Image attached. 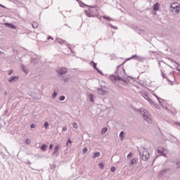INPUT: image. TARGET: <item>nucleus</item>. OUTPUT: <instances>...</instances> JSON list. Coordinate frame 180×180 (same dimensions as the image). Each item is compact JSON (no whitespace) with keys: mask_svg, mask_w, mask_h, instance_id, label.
<instances>
[{"mask_svg":"<svg viewBox=\"0 0 180 180\" xmlns=\"http://www.w3.org/2000/svg\"><path fill=\"white\" fill-rule=\"evenodd\" d=\"M120 66H117V70H115V75H111L110 76V81L111 82H118V84H122V85H126L127 84V81L120 77V74H122V70L119 69Z\"/></svg>","mask_w":180,"mask_h":180,"instance_id":"nucleus-1","label":"nucleus"},{"mask_svg":"<svg viewBox=\"0 0 180 180\" xmlns=\"http://www.w3.org/2000/svg\"><path fill=\"white\" fill-rule=\"evenodd\" d=\"M139 112H140L141 115H142L145 122L146 123H148V124H150V123H153V117H151V114H150V112L146 109L142 110H138Z\"/></svg>","mask_w":180,"mask_h":180,"instance_id":"nucleus-2","label":"nucleus"},{"mask_svg":"<svg viewBox=\"0 0 180 180\" xmlns=\"http://www.w3.org/2000/svg\"><path fill=\"white\" fill-rule=\"evenodd\" d=\"M96 11H98L96 9V6H89V11H85V13L86 15V16H88L89 18H94V15L91 13V12H96Z\"/></svg>","mask_w":180,"mask_h":180,"instance_id":"nucleus-3","label":"nucleus"},{"mask_svg":"<svg viewBox=\"0 0 180 180\" xmlns=\"http://www.w3.org/2000/svg\"><path fill=\"white\" fill-rule=\"evenodd\" d=\"M56 72L59 74V75H64V74H67V72H68V70L66 68H60L56 70Z\"/></svg>","mask_w":180,"mask_h":180,"instance_id":"nucleus-4","label":"nucleus"},{"mask_svg":"<svg viewBox=\"0 0 180 180\" xmlns=\"http://www.w3.org/2000/svg\"><path fill=\"white\" fill-rule=\"evenodd\" d=\"M142 96L145 99H146V101H148L150 105H154V101H153V100H151V98H150V97L148 96V94H147V93L142 92Z\"/></svg>","mask_w":180,"mask_h":180,"instance_id":"nucleus-5","label":"nucleus"},{"mask_svg":"<svg viewBox=\"0 0 180 180\" xmlns=\"http://www.w3.org/2000/svg\"><path fill=\"white\" fill-rule=\"evenodd\" d=\"M170 171H171L170 168H167L163 170H161L158 174L159 177L161 178V176H164V175H165L166 174H168V172H170Z\"/></svg>","mask_w":180,"mask_h":180,"instance_id":"nucleus-6","label":"nucleus"},{"mask_svg":"<svg viewBox=\"0 0 180 180\" xmlns=\"http://www.w3.org/2000/svg\"><path fill=\"white\" fill-rule=\"evenodd\" d=\"M19 79V77L18 76H11L10 77V78L8 79V82H10V84H12V82H16V81H18Z\"/></svg>","mask_w":180,"mask_h":180,"instance_id":"nucleus-7","label":"nucleus"},{"mask_svg":"<svg viewBox=\"0 0 180 180\" xmlns=\"http://www.w3.org/2000/svg\"><path fill=\"white\" fill-rule=\"evenodd\" d=\"M170 8H172V9H174V12H179V11H180L179 6H178L176 3L172 4L170 6Z\"/></svg>","mask_w":180,"mask_h":180,"instance_id":"nucleus-8","label":"nucleus"},{"mask_svg":"<svg viewBox=\"0 0 180 180\" xmlns=\"http://www.w3.org/2000/svg\"><path fill=\"white\" fill-rule=\"evenodd\" d=\"M90 65H92V67L94 68V70L98 71L99 72V74H101V75H103V73L102 72V71L99 70V69L96 67V63L95 62L91 61Z\"/></svg>","mask_w":180,"mask_h":180,"instance_id":"nucleus-9","label":"nucleus"},{"mask_svg":"<svg viewBox=\"0 0 180 180\" xmlns=\"http://www.w3.org/2000/svg\"><path fill=\"white\" fill-rule=\"evenodd\" d=\"M164 148H158V153L160 154V155H162L163 157H167V154L164 153Z\"/></svg>","mask_w":180,"mask_h":180,"instance_id":"nucleus-10","label":"nucleus"},{"mask_svg":"<svg viewBox=\"0 0 180 180\" xmlns=\"http://www.w3.org/2000/svg\"><path fill=\"white\" fill-rule=\"evenodd\" d=\"M159 10H160V3L157 2L153 5V11H154V12H157Z\"/></svg>","mask_w":180,"mask_h":180,"instance_id":"nucleus-11","label":"nucleus"},{"mask_svg":"<svg viewBox=\"0 0 180 180\" xmlns=\"http://www.w3.org/2000/svg\"><path fill=\"white\" fill-rule=\"evenodd\" d=\"M4 26H7V27H10L11 29H16V26L12 23L4 22Z\"/></svg>","mask_w":180,"mask_h":180,"instance_id":"nucleus-12","label":"nucleus"},{"mask_svg":"<svg viewBox=\"0 0 180 180\" xmlns=\"http://www.w3.org/2000/svg\"><path fill=\"white\" fill-rule=\"evenodd\" d=\"M56 43H59V44H65V43H67V41H65L64 39L57 38L56 40Z\"/></svg>","mask_w":180,"mask_h":180,"instance_id":"nucleus-13","label":"nucleus"},{"mask_svg":"<svg viewBox=\"0 0 180 180\" xmlns=\"http://www.w3.org/2000/svg\"><path fill=\"white\" fill-rule=\"evenodd\" d=\"M21 70L22 71H23V72H25V74H29V70L24 65H21Z\"/></svg>","mask_w":180,"mask_h":180,"instance_id":"nucleus-14","label":"nucleus"},{"mask_svg":"<svg viewBox=\"0 0 180 180\" xmlns=\"http://www.w3.org/2000/svg\"><path fill=\"white\" fill-rule=\"evenodd\" d=\"M141 155V160H143V161H147L148 158H150V155H146L145 156H142L141 153H140Z\"/></svg>","mask_w":180,"mask_h":180,"instance_id":"nucleus-15","label":"nucleus"},{"mask_svg":"<svg viewBox=\"0 0 180 180\" xmlns=\"http://www.w3.org/2000/svg\"><path fill=\"white\" fill-rule=\"evenodd\" d=\"M93 155V158L95 160V158H98V157L101 156V153L99 152H94Z\"/></svg>","mask_w":180,"mask_h":180,"instance_id":"nucleus-16","label":"nucleus"},{"mask_svg":"<svg viewBox=\"0 0 180 180\" xmlns=\"http://www.w3.org/2000/svg\"><path fill=\"white\" fill-rule=\"evenodd\" d=\"M120 139H121V141H122L123 139H124V131H120Z\"/></svg>","mask_w":180,"mask_h":180,"instance_id":"nucleus-17","label":"nucleus"},{"mask_svg":"<svg viewBox=\"0 0 180 180\" xmlns=\"http://www.w3.org/2000/svg\"><path fill=\"white\" fill-rule=\"evenodd\" d=\"M58 150H60V145H57L56 146H55L53 154H56V153H58Z\"/></svg>","mask_w":180,"mask_h":180,"instance_id":"nucleus-18","label":"nucleus"},{"mask_svg":"<svg viewBox=\"0 0 180 180\" xmlns=\"http://www.w3.org/2000/svg\"><path fill=\"white\" fill-rule=\"evenodd\" d=\"M136 164H137V160H136V158H132L130 162V165L131 166Z\"/></svg>","mask_w":180,"mask_h":180,"instance_id":"nucleus-19","label":"nucleus"},{"mask_svg":"<svg viewBox=\"0 0 180 180\" xmlns=\"http://www.w3.org/2000/svg\"><path fill=\"white\" fill-rule=\"evenodd\" d=\"M134 58H135V60H139V57L137 55H134L131 58H128V60H133Z\"/></svg>","mask_w":180,"mask_h":180,"instance_id":"nucleus-20","label":"nucleus"},{"mask_svg":"<svg viewBox=\"0 0 180 180\" xmlns=\"http://www.w3.org/2000/svg\"><path fill=\"white\" fill-rule=\"evenodd\" d=\"M46 148H47V145L43 143L41 146V150H42V151H46Z\"/></svg>","mask_w":180,"mask_h":180,"instance_id":"nucleus-21","label":"nucleus"},{"mask_svg":"<svg viewBox=\"0 0 180 180\" xmlns=\"http://www.w3.org/2000/svg\"><path fill=\"white\" fill-rule=\"evenodd\" d=\"M89 100H90V102L94 103V94H89Z\"/></svg>","mask_w":180,"mask_h":180,"instance_id":"nucleus-22","label":"nucleus"},{"mask_svg":"<svg viewBox=\"0 0 180 180\" xmlns=\"http://www.w3.org/2000/svg\"><path fill=\"white\" fill-rule=\"evenodd\" d=\"M44 126L46 130H47L49 129V126H50V124H49L48 121H46L45 123L44 124Z\"/></svg>","mask_w":180,"mask_h":180,"instance_id":"nucleus-23","label":"nucleus"},{"mask_svg":"<svg viewBox=\"0 0 180 180\" xmlns=\"http://www.w3.org/2000/svg\"><path fill=\"white\" fill-rule=\"evenodd\" d=\"M108 131V127H103L101 130V134H105Z\"/></svg>","mask_w":180,"mask_h":180,"instance_id":"nucleus-24","label":"nucleus"},{"mask_svg":"<svg viewBox=\"0 0 180 180\" xmlns=\"http://www.w3.org/2000/svg\"><path fill=\"white\" fill-rule=\"evenodd\" d=\"M72 141H71V139L69 138L67 141V147H70V144H72Z\"/></svg>","mask_w":180,"mask_h":180,"instance_id":"nucleus-25","label":"nucleus"},{"mask_svg":"<svg viewBox=\"0 0 180 180\" xmlns=\"http://www.w3.org/2000/svg\"><path fill=\"white\" fill-rule=\"evenodd\" d=\"M31 64H36L37 63V59L36 58H32L30 60Z\"/></svg>","mask_w":180,"mask_h":180,"instance_id":"nucleus-26","label":"nucleus"},{"mask_svg":"<svg viewBox=\"0 0 180 180\" xmlns=\"http://www.w3.org/2000/svg\"><path fill=\"white\" fill-rule=\"evenodd\" d=\"M161 74H162V78H165L167 79V81L168 80V77H167V75H165L162 70H161Z\"/></svg>","mask_w":180,"mask_h":180,"instance_id":"nucleus-27","label":"nucleus"},{"mask_svg":"<svg viewBox=\"0 0 180 180\" xmlns=\"http://www.w3.org/2000/svg\"><path fill=\"white\" fill-rule=\"evenodd\" d=\"M142 156H145V155H150V153H148L147 150H145L143 152Z\"/></svg>","mask_w":180,"mask_h":180,"instance_id":"nucleus-28","label":"nucleus"},{"mask_svg":"<svg viewBox=\"0 0 180 180\" xmlns=\"http://www.w3.org/2000/svg\"><path fill=\"white\" fill-rule=\"evenodd\" d=\"M72 127H73L75 129H78V124H77V122H73V123H72Z\"/></svg>","mask_w":180,"mask_h":180,"instance_id":"nucleus-29","label":"nucleus"},{"mask_svg":"<svg viewBox=\"0 0 180 180\" xmlns=\"http://www.w3.org/2000/svg\"><path fill=\"white\" fill-rule=\"evenodd\" d=\"M103 19H105L107 20H112V18H110L106 15H103Z\"/></svg>","mask_w":180,"mask_h":180,"instance_id":"nucleus-30","label":"nucleus"},{"mask_svg":"<svg viewBox=\"0 0 180 180\" xmlns=\"http://www.w3.org/2000/svg\"><path fill=\"white\" fill-rule=\"evenodd\" d=\"M86 153H88V148L87 147H84L83 149V153L86 154Z\"/></svg>","mask_w":180,"mask_h":180,"instance_id":"nucleus-31","label":"nucleus"},{"mask_svg":"<svg viewBox=\"0 0 180 180\" xmlns=\"http://www.w3.org/2000/svg\"><path fill=\"white\" fill-rule=\"evenodd\" d=\"M131 157H133V153L130 152L127 155L128 160L130 159Z\"/></svg>","mask_w":180,"mask_h":180,"instance_id":"nucleus-32","label":"nucleus"},{"mask_svg":"<svg viewBox=\"0 0 180 180\" xmlns=\"http://www.w3.org/2000/svg\"><path fill=\"white\" fill-rule=\"evenodd\" d=\"M65 99V96H60L59 97V101H64Z\"/></svg>","mask_w":180,"mask_h":180,"instance_id":"nucleus-33","label":"nucleus"},{"mask_svg":"<svg viewBox=\"0 0 180 180\" xmlns=\"http://www.w3.org/2000/svg\"><path fill=\"white\" fill-rule=\"evenodd\" d=\"M37 23H36V22H34L33 24H32V27L34 28V29H37Z\"/></svg>","mask_w":180,"mask_h":180,"instance_id":"nucleus-34","label":"nucleus"},{"mask_svg":"<svg viewBox=\"0 0 180 180\" xmlns=\"http://www.w3.org/2000/svg\"><path fill=\"white\" fill-rule=\"evenodd\" d=\"M57 95H58L57 92L54 91L53 95H52L53 99H54L57 96Z\"/></svg>","mask_w":180,"mask_h":180,"instance_id":"nucleus-35","label":"nucleus"},{"mask_svg":"<svg viewBox=\"0 0 180 180\" xmlns=\"http://www.w3.org/2000/svg\"><path fill=\"white\" fill-rule=\"evenodd\" d=\"M111 172H115L116 171V167H112L110 169Z\"/></svg>","mask_w":180,"mask_h":180,"instance_id":"nucleus-36","label":"nucleus"},{"mask_svg":"<svg viewBox=\"0 0 180 180\" xmlns=\"http://www.w3.org/2000/svg\"><path fill=\"white\" fill-rule=\"evenodd\" d=\"M31 129H36V124H32L30 125Z\"/></svg>","mask_w":180,"mask_h":180,"instance_id":"nucleus-37","label":"nucleus"},{"mask_svg":"<svg viewBox=\"0 0 180 180\" xmlns=\"http://www.w3.org/2000/svg\"><path fill=\"white\" fill-rule=\"evenodd\" d=\"M99 167L102 169L105 167V165L102 162L99 163Z\"/></svg>","mask_w":180,"mask_h":180,"instance_id":"nucleus-38","label":"nucleus"},{"mask_svg":"<svg viewBox=\"0 0 180 180\" xmlns=\"http://www.w3.org/2000/svg\"><path fill=\"white\" fill-rule=\"evenodd\" d=\"M12 74H13V70H10L8 71V75H12Z\"/></svg>","mask_w":180,"mask_h":180,"instance_id":"nucleus-39","label":"nucleus"},{"mask_svg":"<svg viewBox=\"0 0 180 180\" xmlns=\"http://www.w3.org/2000/svg\"><path fill=\"white\" fill-rule=\"evenodd\" d=\"M30 143H32V141H30V139H26V144H30Z\"/></svg>","mask_w":180,"mask_h":180,"instance_id":"nucleus-40","label":"nucleus"},{"mask_svg":"<svg viewBox=\"0 0 180 180\" xmlns=\"http://www.w3.org/2000/svg\"><path fill=\"white\" fill-rule=\"evenodd\" d=\"M168 82H169L170 85H174V82L169 80V79H167Z\"/></svg>","mask_w":180,"mask_h":180,"instance_id":"nucleus-41","label":"nucleus"},{"mask_svg":"<svg viewBox=\"0 0 180 180\" xmlns=\"http://www.w3.org/2000/svg\"><path fill=\"white\" fill-rule=\"evenodd\" d=\"M53 143H51V144L49 145V150H53Z\"/></svg>","mask_w":180,"mask_h":180,"instance_id":"nucleus-42","label":"nucleus"},{"mask_svg":"<svg viewBox=\"0 0 180 180\" xmlns=\"http://www.w3.org/2000/svg\"><path fill=\"white\" fill-rule=\"evenodd\" d=\"M62 131H67V127H63Z\"/></svg>","mask_w":180,"mask_h":180,"instance_id":"nucleus-43","label":"nucleus"},{"mask_svg":"<svg viewBox=\"0 0 180 180\" xmlns=\"http://www.w3.org/2000/svg\"><path fill=\"white\" fill-rule=\"evenodd\" d=\"M177 168H180V162H176Z\"/></svg>","mask_w":180,"mask_h":180,"instance_id":"nucleus-44","label":"nucleus"},{"mask_svg":"<svg viewBox=\"0 0 180 180\" xmlns=\"http://www.w3.org/2000/svg\"><path fill=\"white\" fill-rule=\"evenodd\" d=\"M50 39H51L53 40V37H51V36H49V37H48V40H50Z\"/></svg>","mask_w":180,"mask_h":180,"instance_id":"nucleus-45","label":"nucleus"},{"mask_svg":"<svg viewBox=\"0 0 180 180\" xmlns=\"http://www.w3.org/2000/svg\"><path fill=\"white\" fill-rule=\"evenodd\" d=\"M0 6H1V8H5V6H4V5L1 4H0Z\"/></svg>","mask_w":180,"mask_h":180,"instance_id":"nucleus-46","label":"nucleus"},{"mask_svg":"<svg viewBox=\"0 0 180 180\" xmlns=\"http://www.w3.org/2000/svg\"><path fill=\"white\" fill-rule=\"evenodd\" d=\"M111 27H113L114 29H117V27H113V25H111Z\"/></svg>","mask_w":180,"mask_h":180,"instance_id":"nucleus-47","label":"nucleus"},{"mask_svg":"<svg viewBox=\"0 0 180 180\" xmlns=\"http://www.w3.org/2000/svg\"><path fill=\"white\" fill-rule=\"evenodd\" d=\"M156 98H158V101L160 103V98L158 96H156Z\"/></svg>","mask_w":180,"mask_h":180,"instance_id":"nucleus-48","label":"nucleus"},{"mask_svg":"<svg viewBox=\"0 0 180 180\" xmlns=\"http://www.w3.org/2000/svg\"><path fill=\"white\" fill-rule=\"evenodd\" d=\"M175 64H176L177 65H179V63H176V61H174Z\"/></svg>","mask_w":180,"mask_h":180,"instance_id":"nucleus-49","label":"nucleus"},{"mask_svg":"<svg viewBox=\"0 0 180 180\" xmlns=\"http://www.w3.org/2000/svg\"><path fill=\"white\" fill-rule=\"evenodd\" d=\"M82 5H84V6H88L87 5H86L85 4L82 3Z\"/></svg>","mask_w":180,"mask_h":180,"instance_id":"nucleus-50","label":"nucleus"},{"mask_svg":"<svg viewBox=\"0 0 180 180\" xmlns=\"http://www.w3.org/2000/svg\"><path fill=\"white\" fill-rule=\"evenodd\" d=\"M176 124H179V126H180V123L179 122H176Z\"/></svg>","mask_w":180,"mask_h":180,"instance_id":"nucleus-51","label":"nucleus"},{"mask_svg":"<svg viewBox=\"0 0 180 180\" xmlns=\"http://www.w3.org/2000/svg\"><path fill=\"white\" fill-rule=\"evenodd\" d=\"M0 54H4V53L2 51H0Z\"/></svg>","mask_w":180,"mask_h":180,"instance_id":"nucleus-52","label":"nucleus"},{"mask_svg":"<svg viewBox=\"0 0 180 180\" xmlns=\"http://www.w3.org/2000/svg\"><path fill=\"white\" fill-rule=\"evenodd\" d=\"M64 81H65V82H67V79H65Z\"/></svg>","mask_w":180,"mask_h":180,"instance_id":"nucleus-53","label":"nucleus"},{"mask_svg":"<svg viewBox=\"0 0 180 180\" xmlns=\"http://www.w3.org/2000/svg\"><path fill=\"white\" fill-rule=\"evenodd\" d=\"M158 158V155L155 156V158Z\"/></svg>","mask_w":180,"mask_h":180,"instance_id":"nucleus-54","label":"nucleus"},{"mask_svg":"<svg viewBox=\"0 0 180 180\" xmlns=\"http://www.w3.org/2000/svg\"><path fill=\"white\" fill-rule=\"evenodd\" d=\"M77 2H79V0H77Z\"/></svg>","mask_w":180,"mask_h":180,"instance_id":"nucleus-55","label":"nucleus"},{"mask_svg":"<svg viewBox=\"0 0 180 180\" xmlns=\"http://www.w3.org/2000/svg\"><path fill=\"white\" fill-rule=\"evenodd\" d=\"M80 6H82V4H80Z\"/></svg>","mask_w":180,"mask_h":180,"instance_id":"nucleus-56","label":"nucleus"}]
</instances>
